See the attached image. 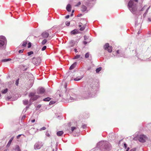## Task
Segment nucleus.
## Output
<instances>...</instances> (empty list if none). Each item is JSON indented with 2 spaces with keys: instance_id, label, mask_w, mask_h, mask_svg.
<instances>
[{
  "instance_id": "obj_29",
  "label": "nucleus",
  "mask_w": 151,
  "mask_h": 151,
  "mask_svg": "<svg viewBox=\"0 0 151 151\" xmlns=\"http://www.w3.org/2000/svg\"><path fill=\"white\" fill-rule=\"evenodd\" d=\"M102 68L101 67H100L96 69V72L97 73H98L101 70Z\"/></svg>"
},
{
  "instance_id": "obj_9",
  "label": "nucleus",
  "mask_w": 151,
  "mask_h": 151,
  "mask_svg": "<svg viewBox=\"0 0 151 151\" xmlns=\"http://www.w3.org/2000/svg\"><path fill=\"white\" fill-rule=\"evenodd\" d=\"M95 4V2L94 1H89L88 2H86V5L88 7L91 8Z\"/></svg>"
},
{
  "instance_id": "obj_8",
  "label": "nucleus",
  "mask_w": 151,
  "mask_h": 151,
  "mask_svg": "<svg viewBox=\"0 0 151 151\" xmlns=\"http://www.w3.org/2000/svg\"><path fill=\"white\" fill-rule=\"evenodd\" d=\"M146 136L144 135H140L139 137V141L143 143L145 142Z\"/></svg>"
},
{
  "instance_id": "obj_32",
  "label": "nucleus",
  "mask_w": 151,
  "mask_h": 151,
  "mask_svg": "<svg viewBox=\"0 0 151 151\" xmlns=\"http://www.w3.org/2000/svg\"><path fill=\"white\" fill-rule=\"evenodd\" d=\"M90 54L88 52H87L85 55V57L86 58H87L89 57Z\"/></svg>"
},
{
  "instance_id": "obj_56",
  "label": "nucleus",
  "mask_w": 151,
  "mask_h": 151,
  "mask_svg": "<svg viewBox=\"0 0 151 151\" xmlns=\"http://www.w3.org/2000/svg\"><path fill=\"white\" fill-rule=\"evenodd\" d=\"M75 52H78L77 50L75 48L74 50Z\"/></svg>"
},
{
  "instance_id": "obj_4",
  "label": "nucleus",
  "mask_w": 151,
  "mask_h": 151,
  "mask_svg": "<svg viewBox=\"0 0 151 151\" xmlns=\"http://www.w3.org/2000/svg\"><path fill=\"white\" fill-rule=\"evenodd\" d=\"M29 97H30V102H31L37 99L39 97V96L35 95L33 93H31L29 94Z\"/></svg>"
},
{
  "instance_id": "obj_16",
  "label": "nucleus",
  "mask_w": 151,
  "mask_h": 151,
  "mask_svg": "<svg viewBox=\"0 0 151 151\" xmlns=\"http://www.w3.org/2000/svg\"><path fill=\"white\" fill-rule=\"evenodd\" d=\"M85 26H86V25H84L82 26V25L80 24L79 25V27H80V30H81V31L83 30L85 28Z\"/></svg>"
},
{
  "instance_id": "obj_24",
  "label": "nucleus",
  "mask_w": 151,
  "mask_h": 151,
  "mask_svg": "<svg viewBox=\"0 0 151 151\" xmlns=\"http://www.w3.org/2000/svg\"><path fill=\"white\" fill-rule=\"evenodd\" d=\"M8 91V89L7 88H6L3 90H2L1 91V93L3 94H5Z\"/></svg>"
},
{
  "instance_id": "obj_63",
  "label": "nucleus",
  "mask_w": 151,
  "mask_h": 151,
  "mask_svg": "<svg viewBox=\"0 0 151 151\" xmlns=\"http://www.w3.org/2000/svg\"><path fill=\"white\" fill-rule=\"evenodd\" d=\"M74 12V10H73L72 11V13L73 14Z\"/></svg>"
},
{
  "instance_id": "obj_14",
  "label": "nucleus",
  "mask_w": 151,
  "mask_h": 151,
  "mask_svg": "<svg viewBox=\"0 0 151 151\" xmlns=\"http://www.w3.org/2000/svg\"><path fill=\"white\" fill-rule=\"evenodd\" d=\"M70 45L68 46V47L70 48L71 47H73L74 45V41L73 40H71L69 42Z\"/></svg>"
},
{
  "instance_id": "obj_20",
  "label": "nucleus",
  "mask_w": 151,
  "mask_h": 151,
  "mask_svg": "<svg viewBox=\"0 0 151 151\" xmlns=\"http://www.w3.org/2000/svg\"><path fill=\"white\" fill-rule=\"evenodd\" d=\"M109 47H110V46L109 45V44L108 43H107L104 45V48L105 50H106Z\"/></svg>"
},
{
  "instance_id": "obj_43",
  "label": "nucleus",
  "mask_w": 151,
  "mask_h": 151,
  "mask_svg": "<svg viewBox=\"0 0 151 151\" xmlns=\"http://www.w3.org/2000/svg\"><path fill=\"white\" fill-rule=\"evenodd\" d=\"M46 129V127H43L41 128L40 129V131L45 130Z\"/></svg>"
},
{
  "instance_id": "obj_13",
  "label": "nucleus",
  "mask_w": 151,
  "mask_h": 151,
  "mask_svg": "<svg viewBox=\"0 0 151 151\" xmlns=\"http://www.w3.org/2000/svg\"><path fill=\"white\" fill-rule=\"evenodd\" d=\"M77 65V63L74 62L70 67L69 69L70 70L73 69L75 68Z\"/></svg>"
},
{
  "instance_id": "obj_55",
  "label": "nucleus",
  "mask_w": 151,
  "mask_h": 151,
  "mask_svg": "<svg viewBox=\"0 0 151 151\" xmlns=\"http://www.w3.org/2000/svg\"><path fill=\"white\" fill-rule=\"evenodd\" d=\"M26 117V116L25 115H23L22 117V119H24Z\"/></svg>"
},
{
  "instance_id": "obj_28",
  "label": "nucleus",
  "mask_w": 151,
  "mask_h": 151,
  "mask_svg": "<svg viewBox=\"0 0 151 151\" xmlns=\"http://www.w3.org/2000/svg\"><path fill=\"white\" fill-rule=\"evenodd\" d=\"M51 99V98H50L49 97H47L46 98L44 99H43V101H50Z\"/></svg>"
},
{
  "instance_id": "obj_48",
  "label": "nucleus",
  "mask_w": 151,
  "mask_h": 151,
  "mask_svg": "<svg viewBox=\"0 0 151 151\" xmlns=\"http://www.w3.org/2000/svg\"><path fill=\"white\" fill-rule=\"evenodd\" d=\"M18 83V80H16V85H17Z\"/></svg>"
},
{
  "instance_id": "obj_26",
  "label": "nucleus",
  "mask_w": 151,
  "mask_h": 151,
  "mask_svg": "<svg viewBox=\"0 0 151 151\" xmlns=\"http://www.w3.org/2000/svg\"><path fill=\"white\" fill-rule=\"evenodd\" d=\"M11 59L10 58L8 59H5L2 60V62H6L11 60Z\"/></svg>"
},
{
  "instance_id": "obj_12",
  "label": "nucleus",
  "mask_w": 151,
  "mask_h": 151,
  "mask_svg": "<svg viewBox=\"0 0 151 151\" xmlns=\"http://www.w3.org/2000/svg\"><path fill=\"white\" fill-rule=\"evenodd\" d=\"M49 35V34L47 32H44L42 34V36L44 38L47 37Z\"/></svg>"
},
{
  "instance_id": "obj_30",
  "label": "nucleus",
  "mask_w": 151,
  "mask_h": 151,
  "mask_svg": "<svg viewBox=\"0 0 151 151\" xmlns=\"http://www.w3.org/2000/svg\"><path fill=\"white\" fill-rule=\"evenodd\" d=\"M27 44V43L26 42L24 41L23 42L22 46L23 47H25L26 46Z\"/></svg>"
},
{
  "instance_id": "obj_58",
  "label": "nucleus",
  "mask_w": 151,
  "mask_h": 151,
  "mask_svg": "<svg viewBox=\"0 0 151 151\" xmlns=\"http://www.w3.org/2000/svg\"><path fill=\"white\" fill-rule=\"evenodd\" d=\"M41 106V105L40 104H39L37 106V107H38V108H40V107Z\"/></svg>"
},
{
  "instance_id": "obj_54",
  "label": "nucleus",
  "mask_w": 151,
  "mask_h": 151,
  "mask_svg": "<svg viewBox=\"0 0 151 151\" xmlns=\"http://www.w3.org/2000/svg\"><path fill=\"white\" fill-rule=\"evenodd\" d=\"M148 21L149 22H151V18H148Z\"/></svg>"
},
{
  "instance_id": "obj_52",
  "label": "nucleus",
  "mask_w": 151,
  "mask_h": 151,
  "mask_svg": "<svg viewBox=\"0 0 151 151\" xmlns=\"http://www.w3.org/2000/svg\"><path fill=\"white\" fill-rule=\"evenodd\" d=\"M83 44L85 45H86L87 43V42H86V41H84L83 42Z\"/></svg>"
},
{
  "instance_id": "obj_25",
  "label": "nucleus",
  "mask_w": 151,
  "mask_h": 151,
  "mask_svg": "<svg viewBox=\"0 0 151 151\" xmlns=\"http://www.w3.org/2000/svg\"><path fill=\"white\" fill-rule=\"evenodd\" d=\"M15 150L16 151H21L19 146L18 145H16L15 148Z\"/></svg>"
},
{
  "instance_id": "obj_62",
  "label": "nucleus",
  "mask_w": 151,
  "mask_h": 151,
  "mask_svg": "<svg viewBox=\"0 0 151 151\" xmlns=\"http://www.w3.org/2000/svg\"><path fill=\"white\" fill-rule=\"evenodd\" d=\"M140 33H141V32L139 31L138 32L137 34H138V35H139V34H140Z\"/></svg>"
},
{
  "instance_id": "obj_37",
  "label": "nucleus",
  "mask_w": 151,
  "mask_h": 151,
  "mask_svg": "<svg viewBox=\"0 0 151 151\" xmlns=\"http://www.w3.org/2000/svg\"><path fill=\"white\" fill-rule=\"evenodd\" d=\"M13 138H12L11 139H10V140L9 141L8 143L7 144V145H8L9 144L10 145V144L11 143L13 140Z\"/></svg>"
},
{
  "instance_id": "obj_40",
  "label": "nucleus",
  "mask_w": 151,
  "mask_h": 151,
  "mask_svg": "<svg viewBox=\"0 0 151 151\" xmlns=\"http://www.w3.org/2000/svg\"><path fill=\"white\" fill-rule=\"evenodd\" d=\"M81 4V3L80 2H79L76 5H75V6H79Z\"/></svg>"
},
{
  "instance_id": "obj_10",
  "label": "nucleus",
  "mask_w": 151,
  "mask_h": 151,
  "mask_svg": "<svg viewBox=\"0 0 151 151\" xmlns=\"http://www.w3.org/2000/svg\"><path fill=\"white\" fill-rule=\"evenodd\" d=\"M45 91V90L44 88L40 87L38 88L37 90V93L38 94L43 93Z\"/></svg>"
},
{
  "instance_id": "obj_38",
  "label": "nucleus",
  "mask_w": 151,
  "mask_h": 151,
  "mask_svg": "<svg viewBox=\"0 0 151 151\" xmlns=\"http://www.w3.org/2000/svg\"><path fill=\"white\" fill-rule=\"evenodd\" d=\"M46 47H47L45 46H43L42 48V50L44 51V50H45L46 49Z\"/></svg>"
},
{
  "instance_id": "obj_2",
  "label": "nucleus",
  "mask_w": 151,
  "mask_h": 151,
  "mask_svg": "<svg viewBox=\"0 0 151 151\" xmlns=\"http://www.w3.org/2000/svg\"><path fill=\"white\" fill-rule=\"evenodd\" d=\"M96 88L95 86L90 84L88 87V88L86 89L85 91L83 94V97L84 99H87L89 97H93L94 96L91 95V93H93L95 89Z\"/></svg>"
},
{
  "instance_id": "obj_21",
  "label": "nucleus",
  "mask_w": 151,
  "mask_h": 151,
  "mask_svg": "<svg viewBox=\"0 0 151 151\" xmlns=\"http://www.w3.org/2000/svg\"><path fill=\"white\" fill-rule=\"evenodd\" d=\"M16 59L17 60V61H20V60H22V61H24L25 60H26V59H25V58H16Z\"/></svg>"
},
{
  "instance_id": "obj_60",
  "label": "nucleus",
  "mask_w": 151,
  "mask_h": 151,
  "mask_svg": "<svg viewBox=\"0 0 151 151\" xmlns=\"http://www.w3.org/2000/svg\"><path fill=\"white\" fill-rule=\"evenodd\" d=\"M129 147H128L127 150H126V151H128V150H129Z\"/></svg>"
},
{
  "instance_id": "obj_47",
  "label": "nucleus",
  "mask_w": 151,
  "mask_h": 151,
  "mask_svg": "<svg viewBox=\"0 0 151 151\" xmlns=\"http://www.w3.org/2000/svg\"><path fill=\"white\" fill-rule=\"evenodd\" d=\"M124 146L125 148H126L127 147V145L126 143H124Z\"/></svg>"
},
{
  "instance_id": "obj_41",
  "label": "nucleus",
  "mask_w": 151,
  "mask_h": 151,
  "mask_svg": "<svg viewBox=\"0 0 151 151\" xmlns=\"http://www.w3.org/2000/svg\"><path fill=\"white\" fill-rule=\"evenodd\" d=\"M70 22H65V24L67 25V26H69V25H70Z\"/></svg>"
},
{
  "instance_id": "obj_64",
  "label": "nucleus",
  "mask_w": 151,
  "mask_h": 151,
  "mask_svg": "<svg viewBox=\"0 0 151 151\" xmlns=\"http://www.w3.org/2000/svg\"><path fill=\"white\" fill-rule=\"evenodd\" d=\"M73 14L72 13L70 15V16L72 17V16H73Z\"/></svg>"
},
{
  "instance_id": "obj_18",
  "label": "nucleus",
  "mask_w": 151,
  "mask_h": 151,
  "mask_svg": "<svg viewBox=\"0 0 151 151\" xmlns=\"http://www.w3.org/2000/svg\"><path fill=\"white\" fill-rule=\"evenodd\" d=\"M63 133V131H59L57 133V135L58 136H61Z\"/></svg>"
},
{
  "instance_id": "obj_33",
  "label": "nucleus",
  "mask_w": 151,
  "mask_h": 151,
  "mask_svg": "<svg viewBox=\"0 0 151 151\" xmlns=\"http://www.w3.org/2000/svg\"><path fill=\"white\" fill-rule=\"evenodd\" d=\"M47 40L46 39H44L42 42V44L43 45H45L47 42Z\"/></svg>"
},
{
  "instance_id": "obj_57",
  "label": "nucleus",
  "mask_w": 151,
  "mask_h": 151,
  "mask_svg": "<svg viewBox=\"0 0 151 151\" xmlns=\"http://www.w3.org/2000/svg\"><path fill=\"white\" fill-rule=\"evenodd\" d=\"M35 119H33V120H31V122L32 123H33L34 122H35Z\"/></svg>"
},
{
  "instance_id": "obj_5",
  "label": "nucleus",
  "mask_w": 151,
  "mask_h": 151,
  "mask_svg": "<svg viewBox=\"0 0 151 151\" xmlns=\"http://www.w3.org/2000/svg\"><path fill=\"white\" fill-rule=\"evenodd\" d=\"M6 42V38L4 36H0V47L3 46Z\"/></svg>"
},
{
  "instance_id": "obj_49",
  "label": "nucleus",
  "mask_w": 151,
  "mask_h": 151,
  "mask_svg": "<svg viewBox=\"0 0 151 151\" xmlns=\"http://www.w3.org/2000/svg\"><path fill=\"white\" fill-rule=\"evenodd\" d=\"M82 127L83 129H84L86 127V126L85 125H84L82 126Z\"/></svg>"
},
{
  "instance_id": "obj_7",
  "label": "nucleus",
  "mask_w": 151,
  "mask_h": 151,
  "mask_svg": "<svg viewBox=\"0 0 151 151\" xmlns=\"http://www.w3.org/2000/svg\"><path fill=\"white\" fill-rule=\"evenodd\" d=\"M40 60L39 58H33L32 60V63L35 65H38L40 63Z\"/></svg>"
},
{
  "instance_id": "obj_59",
  "label": "nucleus",
  "mask_w": 151,
  "mask_h": 151,
  "mask_svg": "<svg viewBox=\"0 0 151 151\" xmlns=\"http://www.w3.org/2000/svg\"><path fill=\"white\" fill-rule=\"evenodd\" d=\"M29 107L28 106H27L26 107V109H25V112L26 111V110H27V109Z\"/></svg>"
},
{
  "instance_id": "obj_45",
  "label": "nucleus",
  "mask_w": 151,
  "mask_h": 151,
  "mask_svg": "<svg viewBox=\"0 0 151 151\" xmlns=\"http://www.w3.org/2000/svg\"><path fill=\"white\" fill-rule=\"evenodd\" d=\"M136 149L135 148L131 149L130 151H136Z\"/></svg>"
},
{
  "instance_id": "obj_17",
  "label": "nucleus",
  "mask_w": 151,
  "mask_h": 151,
  "mask_svg": "<svg viewBox=\"0 0 151 151\" xmlns=\"http://www.w3.org/2000/svg\"><path fill=\"white\" fill-rule=\"evenodd\" d=\"M83 76H78L76 78H75L74 79V80L75 81H78L81 80L83 78Z\"/></svg>"
},
{
  "instance_id": "obj_46",
  "label": "nucleus",
  "mask_w": 151,
  "mask_h": 151,
  "mask_svg": "<svg viewBox=\"0 0 151 151\" xmlns=\"http://www.w3.org/2000/svg\"><path fill=\"white\" fill-rule=\"evenodd\" d=\"M70 16L69 15H67L65 16V18L66 19H68L69 18Z\"/></svg>"
},
{
  "instance_id": "obj_42",
  "label": "nucleus",
  "mask_w": 151,
  "mask_h": 151,
  "mask_svg": "<svg viewBox=\"0 0 151 151\" xmlns=\"http://www.w3.org/2000/svg\"><path fill=\"white\" fill-rule=\"evenodd\" d=\"M24 50V49H23V50H19L18 52L19 53H22L23 52Z\"/></svg>"
},
{
  "instance_id": "obj_61",
  "label": "nucleus",
  "mask_w": 151,
  "mask_h": 151,
  "mask_svg": "<svg viewBox=\"0 0 151 151\" xmlns=\"http://www.w3.org/2000/svg\"><path fill=\"white\" fill-rule=\"evenodd\" d=\"M119 50H117V51L116 52V53L117 54H119Z\"/></svg>"
},
{
  "instance_id": "obj_6",
  "label": "nucleus",
  "mask_w": 151,
  "mask_h": 151,
  "mask_svg": "<svg viewBox=\"0 0 151 151\" xmlns=\"http://www.w3.org/2000/svg\"><path fill=\"white\" fill-rule=\"evenodd\" d=\"M43 144L42 142H38L36 143L34 146V149L35 150H38L40 149L43 146Z\"/></svg>"
},
{
  "instance_id": "obj_53",
  "label": "nucleus",
  "mask_w": 151,
  "mask_h": 151,
  "mask_svg": "<svg viewBox=\"0 0 151 151\" xmlns=\"http://www.w3.org/2000/svg\"><path fill=\"white\" fill-rule=\"evenodd\" d=\"M21 134H19V135H18V136H17V139H19V137L21 136Z\"/></svg>"
},
{
  "instance_id": "obj_1",
  "label": "nucleus",
  "mask_w": 151,
  "mask_h": 151,
  "mask_svg": "<svg viewBox=\"0 0 151 151\" xmlns=\"http://www.w3.org/2000/svg\"><path fill=\"white\" fill-rule=\"evenodd\" d=\"M72 89H66L63 95L64 99L69 102L77 100L76 95L73 93Z\"/></svg>"
},
{
  "instance_id": "obj_27",
  "label": "nucleus",
  "mask_w": 151,
  "mask_h": 151,
  "mask_svg": "<svg viewBox=\"0 0 151 151\" xmlns=\"http://www.w3.org/2000/svg\"><path fill=\"white\" fill-rule=\"evenodd\" d=\"M28 102L29 101L28 100H25L23 101V103L25 105L27 104H28Z\"/></svg>"
},
{
  "instance_id": "obj_15",
  "label": "nucleus",
  "mask_w": 151,
  "mask_h": 151,
  "mask_svg": "<svg viewBox=\"0 0 151 151\" xmlns=\"http://www.w3.org/2000/svg\"><path fill=\"white\" fill-rule=\"evenodd\" d=\"M66 9L68 12H70L71 11V5L70 4H68L66 7Z\"/></svg>"
},
{
  "instance_id": "obj_31",
  "label": "nucleus",
  "mask_w": 151,
  "mask_h": 151,
  "mask_svg": "<svg viewBox=\"0 0 151 151\" xmlns=\"http://www.w3.org/2000/svg\"><path fill=\"white\" fill-rule=\"evenodd\" d=\"M80 55H76L75 57L73 58L74 59H77L79 58L80 57Z\"/></svg>"
},
{
  "instance_id": "obj_39",
  "label": "nucleus",
  "mask_w": 151,
  "mask_h": 151,
  "mask_svg": "<svg viewBox=\"0 0 151 151\" xmlns=\"http://www.w3.org/2000/svg\"><path fill=\"white\" fill-rule=\"evenodd\" d=\"M31 44L30 42H29L28 44V47L29 48L31 47Z\"/></svg>"
},
{
  "instance_id": "obj_50",
  "label": "nucleus",
  "mask_w": 151,
  "mask_h": 151,
  "mask_svg": "<svg viewBox=\"0 0 151 151\" xmlns=\"http://www.w3.org/2000/svg\"><path fill=\"white\" fill-rule=\"evenodd\" d=\"M46 135L47 136V137H50V134L48 133H46Z\"/></svg>"
},
{
  "instance_id": "obj_22",
  "label": "nucleus",
  "mask_w": 151,
  "mask_h": 151,
  "mask_svg": "<svg viewBox=\"0 0 151 151\" xmlns=\"http://www.w3.org/2000/svg\"><path fill=\"white\" fill-rule=\"evenodd\" d=\"M112 47L111 46H110V47H109L106 50H107L109 52H111L112 50Z\"/></svg>"
},
{
  "instance_id": "obj_3",
  "label": "nucleus",
  "mask_w": 151,
  "mask_h": 151,
  "mask_svg": "<svg viewBox=\"0 0 151 151\" xmlns=\"http://www.w3.org/2000/svg\"><path fill=\"white\" fill-rule=\"evenodd\" d=\"M98 144L100 146L101 151H109L111 149L110 145L108 142L101 141Z\"/></svg>"
},
{
  "instance_id": "obj_23",
  "label": "nucleus",
  "mask_w": 151,
  "mask_h": 151,
  "mask_svg": "<svg viewBox=\"0 0 151 151\" xmlns=\"http://www.w3.org/2000/svg\"><path fill=\"white\" fill-rule=\"evenodd\" d=\"M150 8V6L146 10L145 12L143 14V17H146V14H147V13L148 12V10Z\"/></svg>"
},
{
  "instance_id": "obj_44",
  "label": "nucleus",
  "mask_w": 151,
  "mask_h": 151,
  "mask_svg": "<svg viewBox=\"0 0 151 151\" xmlns=\"http://www.w3.org/2000/svg\"><path fill=\"white\" fill-rule=\"evenodd\" d=\"M84 39L85 40H86L88 39V37L87 36H86V35H85L84 36Z\"/></svg>"
},
{
  "instance_id": "obj_36",
  "label": "nucleus",
  "mask_w": 151,
  "mask_h": 151,
  "mask_svg": "<svg viewBox=\"0 0 151 151\" xmlns=\"http://www.w3.org/2000/svg\"><path fill=\"white\" fill-rule=\"evenodd\" d=\"M55 101H50V102L49 103V105H51L52 104H53L55 103Z\"/></svg>"
},
{
  "instance_id": "obj_19",
  "label": "nucleus",
  "mask_w": 151,
  "mask_h": 151,
  "mask_svg": "<svg viewBox=\"0 0 151 151\" xmlns=\"http://www.w3.org/2000/svg\"><path fill=\"white\" fill-rule=\"evenodd\" d=\"M78 33V31L76 29H74V30L72 31L71 32V33L72 34H73V35H75V34H77Z\"/></svg>"
},
{
  "instance_id": "obj_34",
  "label": "nucleus",
  "mask_w": 151,
  "mask_h": 151,
  "mask_svg": "<svg viewBox=\"0 0 151 151\" xmlns=\"http://www.w3.org/2000/svg\"><path fill=\"white\" fill-rule=\"evenodd\" d=\"M77 128L75 127H71V132H73L75 129H76Z\"/></svg>"
},
{
  "instance_id": "obj_35",
  "label": "nucleus",
  "mask_w": 151,
  "mask_h": 151,
  "mask_svg": "<svg viewBox=\"0 0 151 151\" xmlns=\"http://www.w3.org/2000/svg\"><path fill=\"white\" fill-rule=\"evenodd\" d=\"M28 55V56H29L31 55H32L33 54V51H31L29 52H28L27 53Z\"/></svg>"
},
{
  "instance_id": "obj_11",
  "label": "nucleus",
  "mask_w": 151,
  "mask_h": 151,
  "mask_svg": "<svg viewBox=\"0 0 151 151\" xmlns=\"http://www.w3.org/2000/svg\"><path fill=\"white\" fill-rule=\"evenodd\" d=\"M81 11L83 12H87L88 10H87V8L86 6L84 5H82L81 7Z\"/></svg>"
},
{
  "instance_id": "obj_51",
  "label": "nucleus",
  "mask_w": 151,
  "mask_h": 151,
  "mask_svg": "<svg viewBox=\"0 0 151 151\" xmlns=\"http://www.w3.org/2000/svg\"><path fill=\"white\" fill-rule=\"evenodd\" d=\"M145 6H144L141 10V11H142L144 10V8L145 7Z\"/></svg>"
}]
</instances>
